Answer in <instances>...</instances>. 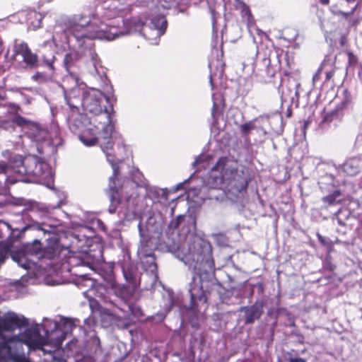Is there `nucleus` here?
I'll use <instances>...</instances> for the list:
<instances>
[{"label": "nucleus", "instance_id": "f257e3e1", "mask_svg": "<svg viewBox=\"0 0 362 362\" xmlns=\"http://www.w3.org/2000/svg\"><path fill=\"white\" fill-rule=\"evenodd\" d=\"M228 158L221 157L212 167L206 184L212 189H223L235 195L246 192L250 182L243 171L227 167Z\"/></svg>", "mask_w": 362, "mask_h": 362}, {"label": "nucleus", "instance_id": "f03ea898", "mask_svg": "<svg viewBox=\"0 0 362 362\" xmlns=\"http://www.w3.org/2000/svg\"><path fill=\"white\" fill-rule=\"evenodd\" d=\"M28 320L25 317H19L16 313H12L0 319V352L11 350V346L13 343H18L15 339L18 335H13L11 337H6L4 332H13L16 329L24 327L28 325Z\"/></svg>", "mask_w": 362, "mask_h": 362}, {"label": "nucleus", "instance_id": "7ed1b4c3", "mask_svg": "<svg viewBox=\"0 0 362 362\" xmlns=\"http://www.w3.org/2000/svg\"><path fill=\"white\" fill-rule=\"evenodd\" d=\"M103 99H105L107 103L110 99L106 98L105 95L100 90H93L84 93L82 100V105L85 110L93 115L90 119V123L93 124L95 128H98L96 124L98 120L103 118V114L106 110H111V106L109 107H104L102 106L101 103Z\"/></svg>", "mask_w": 362, "mask_h": 362}, {"label": "nucleus", "instance_id": "20e7f679", "mask_svg": "<svg viewBox=\"0 0 362 362\" xmlns=\"http://www.w3.org/2000/svg\"><path fill=\"white\" fill-rule=\"evenodd\" d=\"M119 168H113V175L109 179V187L107 189V194L110 201V207H114L115 211L116 207L119 205L122 199L129 201L132 197L124 189L128 187L127 184L120 185L119 179Z\"/></svg>", "mask_w": 362, "mask_h": 362}, {"label": "nucleus", "instance_id": "39448f33", "mask_svg": "<svg viewBox=\"0 0 362 362\" xmlns=\"http://www.w3.org/2000/svg\"><path fill=\"white\" fill-rule=\"evenodd\" d=\"M15 340L18 343L12 344L11 351L21 354H23V344L30 349H39L45 344V340L37 328L27 329L23 333L18 334Z\"/></svg>", "mask_w": 362, "mask_h": 362}, {"label": "nucleus", "instance_id": "423d86ee", "mask_svg": "<svg viewBox=\"0 0 362 362\" xmlns=\"http://www.w3.org/2000/svg\"><path fill=\"white\" fill-rule=\"evenodd\" d=\"M115 110L113 106H111V110H106L103 114V118L98 120V124H105L103 127L101 135L98 138L103 152L106 156H111L110 151L113 148L114 143L112 141V134L115 132V121H113V116Z\"/></svg>", "mask_w": 362, "mask_h": 362}, {"label": "nucleus", "instance_id": "0eeeda50", "mask_svg": "<svg viewBox=\"0 0 362 362\" xmlns=\"http://www.w3.org/2000/svg\"><path fill=\"white\" fill-rule=\"evenodd\" d=\"M41 243L40 240H35L31 243H27L23 247L11 252V256L14 261L23 268L28 269L30 267V261L28 256H35L37 259H40L41 252Z\"/></svg>", "mask_w": 362, "mask_h": 362}, {"label": "nucleus", "instance_id": "6e6552de", "mask_svg": "<svg viewBox=\"0 0 362 362\" xmlns=\"http://www.w3.org/2000/svg\"><path fill=\"white\" fill-rule=\"evenodd\" d=\"M90 18L83 15L74 16L72 18L68 28L69 33L78 42L79 46H83L85 43L88 27L90 25Z\"/></svg>", "mask_w": 362, "mask_h": 362}, {"label": "nucleus", "instance_id": "1a4fd4ad", "mask_svg": "<svg viewBox=\"0 0 362 362\" xmlns=\"http://www.w3.org/2000/svg\"><path fill=\"white\" fill-rule=\"evenodd\" d=\"M13 51L14 56H20L22 58L21 62L25 68L34 69L39 66V57L32 51L27 42H16Z\"/></svg>", "mask_w": 362, "mask_h": 362}, {"label": "nucleus", "instance_id": "9d476101", "mask_svg": "<svg viewBox=\"0 0 362 362\" xmlns=\"http://www.w3.org/2000/svg\"><path fill=\"white\" fill-rule=\"evenodd\" d=\"M115 29V27L108 26L98 19L91 21L90 25L88 27L86 39H106L107 40H115L119 36L112 30Z\"/></svg>", "mask_w": 362, "mask_h": 362}, {"label": "nucleus", "instance_id": "9b49d317", "mask_svg": "<svg viewBox=\"0 0 362 362\" xmlns=\"http://www.w3.org/2000/svg\"><path fill=\"white\" fill-rule=\"evenodd\" d=\"M191 309L194 311H199V303H207V297L205 291L203 289L202 278L193 276L192 282L189 284Z\"/></svg>", "mask_w": 362, "mask_h": 362}, {"label": "nucleus", "instance_id": "f8f14e48", "mask_svg": "<svg viewBox=\"0 0 362 362\" xmlns=\"http://www.w3.org/2000/svg\"><path fill=\"white\" fill-rule=\"evenodd\" d=\"M265 302L263 299L257 300L250 306H242L240 311L244 313L243 320L245 325H250L259 320L263 314Z\"/></svg>", "mask_w": 362, "mask_h": 362}, {"label": "nucleus", "instance_id": "ddd939ff", "mask_svg": "<svg viewBox=\"0 0 362 362\" xmlns=\"http://www.w3.org/2000/svg\"><path fill=\"white\" fill-rule=\"evenodd\" d=\"M214 269V262L211 255H199L194 266V273L198 278H202L204 274Z\"/></svg>", "mask_w": 362, "mask_h": 362}, {"label": "nucleus", "instance_id": "4468645a", "mask_svg": "<svg viewBox=\"0 0 362 362\" xmlns=\"http://www.w3.org/2000/svg\"><path fill=\"white\" fill-rule=\"evenodd\" d=\"M214 269V262L211 255H199L194 266V273L198 278H202L204 274Z\"/></svg>", "mask_w": 362, "mask_h": 362}, {"label": "nucleus", "instance_id": "2eb2a0df", "mask_svg": "<svg viewBox=\"0 0 362 362\" xmlns=\"http://www.w3.org/2000/svg\"><path fill=\"white\" fill-rule=\"evenodd\" d=\"M267 119L268 117L265 118L264 116L259 115L243 124L240 127L242 134L248 136L252 130H256L257 132H262L263 134H266L267 132L263 127V124Z\"/></svg>", "mask_w": 362, "mask_h": 362}, {"label": "nucleus", "instance_id": "dca6fc26", "mask_svg": "<svg viewBox=\"0 0 362 362\" xmlns=\"http://www.w3.org/2000/svg\"><path fill=\"white\" fill-rule=\"evenodd\" d=\"M27 134L29 138L36 142H41L47 139L49 132L45 127H43L40 124L33 122L29 124V129L27 132Z\"/></svg>", "mask_w": 362, "mask_h": 362}, {"label": "nucleus", "instance_id": "f3484780", "mask_svg": "<svg viewBox=\"0 0 362 362\" xmlns=\"http://www.w3.org/2000/svg\"><path fill=\"white\" fill-rule=\"evenodd\" d=\"M61 251L59 243L57 241L52 242L45 247H42L39 259H53L59 255Z\"/></svg>", "mask_w": 362, "mask_h": 362}, {"label": "nucleus", "instance_id": "a211bd4d", "mask_svg": "<svg viewBox=\"0 0 362 362\" xmlns=\"http://www.w3.org/2000/svg\"><path fill=\"white\" fill-rule=\"evenodd\" d=\"M341 169L346 175L355 176L360 173V161L356 158H351L342 164Z\"/></svg>", "mask_w": 362, "mask_h": 362}, {"label": "nucleus", "instance_id": "6ab92c4d", "mask_svg": "<svg viewBox=\"0 0 362 362\" xmlns=\"http://www.w3.org/2000/svg\"><path fill=\"white\" fill-rule=\"evenodd\" d=\"M78 136L80 141L87 146H94L98 140L96 136V130L92 128H86Z\"/></svg>", "mask_w": 362, "mask_h": 362}, {"label": "nucleus", "instance_id": "aec40b11", "mask_svg": "<svg viewBox=\"0 0 362 362\" xmlns=\"http://www.w3.org/2000/svg\"><path fill=\"white\" fill-rule=\"evenodd\" d=\"M352 106L353 103L351 93L346 89L343 91V98L341 101L336 105L334 110L341 118L344 116V110Z\"/></svg>", "mask_w": 362, "mask_h": 362}, {"label": "nucleus", "instance_id": "412c9836", "mask_svg": "<svg viewBox=\"0 0 362 362\" xmlns=\"http://www.w3.org/2000/svg\"><path fill=\"white\" fill-rule=\"evenodd\" d=\"M85 119L84 116L78 115L76 117L73 116L69 119V128L74 134L79 135V134L86 128H85V124L83 121Z\"/></svg>", "mask_w": 362, "mask_h": 362}, {"label": "nucleus", "instance_id": "4be33fe9", "mask_svg": "<svg viewBox=\"0 0 362 362\" xmlns=\"http://www.w3.org/2000/svg\"><path fill=\"white\" fill-rule=\"evenodd\" d=\"M151 24L154 29L157 30L158 35H162L165 33L168 22L165 16L162 14H158L151 18Z\"/></svg>", "mask_w": 362, "mask_h": 362}, {"label": "nucleus", "instance_id": "5701e85b", "mask_svg": "<svg viewBox=\"0 0 362 362\" xmlns=\"http://www.w3.org/2000/svg\"><path fill=\"white\" fill-rule=\"evenodd\" d=\"M0 358L4 359H10L13 362H31L28 358H26L24 354L15 352L11 350L0 352Z\"/></svg>", "mask_w": 362, "mask_h": 362}, {"label": "nucleus", "instance_id": "b1692460", "mask_svg": "<svg viewBox=\"0 0 362 362\" xmlns=\"http://www.w3.org/2000/svg\"><path fill=\"white\" fill-rule=\"evenodd\" d=\"M237 8L240 10L241 16L246 21L247 26H251L254 23L255 20L250 7L243 1H240Z\"/></svg>", "mask_w": 362, "mask_h": 362}, {"label": "nucleus", "instance_id": "393cba45", "mask_svg": "<svg viewBox=\"0 0 362 362\" xmlns=\"http://www.w3.org/2000/svg\"><path fill=\"white\" fill-rule=\"evenodd\" d=\"M37 162L31 159H25L18 172L23 175H34L36 174Z\"/></svg>", "mask_w": 362, "mask_h": 362}, {"label": "nucleus", "instance_id": "a878e982", "mask_svg": "<svg viewBox=\"0 0 362 362\" xmlns=\"http://www.w3.org/2000/svg\"><path fill=\"white\" fill-rule=\"evenodd\" d=\"M76 63V55L72 53H67L64 58V65L66 70L71 76H75L76 72L74 69Z\"/></svg>", "mask_w": 362, "mask_h": 362}, {"label": "nucleus", "instance_id": "bb28decb", "mask_svg": "<svg viewBox=\"0 0 362 362\" xmlns=\"http://www.w3.org/2000/svg\"><path fill=\"white\" fill-rule=\"evenodd\" d=\"M135 291L134 286H130L129 285H122L118 286L116 288V293L117 295L122 299L127 300H129L134 294Z\"/></svg>", "mask_w": 362, "mask_h": 362}, {"label": "nucleus", "instance_id": "cd10ccee", "mask_svg": "<svg viewBox=\"0 0 362 362\" xmlns=\"http://www.w3.org/2000/svg\"><path fill=\"white\" fill-rule=\"evenodd\" d=\"M43 16L35 11H32L28 13V21L34 28H39L42 26Z\"/></svg>", "mask_w": 362, "mask_h": 362}, {"label": "nucleus", "instance_id": "c85d7f7f", "mask_svg": "<svg viewBox=\"0 0 362 362\" xmlns=\"http://www.w3.org/2000/svg\"><path fill=\"white\" fill-rule=\"evenodd\" d=\"M357 6L354 7L349 12H344L340 9L338 8V6L337 4H334L330 7V11L332 13L337 16H340L343 18L344 19L347 20L351 16H352L356 9Z\"/></svg>", "mask_w": 362, "mask_h": 362}, {"label": "nucleus", "instance_id": "c756f323", "mask_svg": "<svg viewBox=\"0 0 362 362\" xmlns=\"http://www.w3.org/2000/svg\"><path fill=\"white\" fill-rule=\"evenodd\" d=\"M146 257L150 258L149 260L144 262V268L147 271H150L153 274L157 273L158 267L156 263V257L154 254H149L146 255Z\"/></svg>", "mask_w": 362, "mask_h": 362}, {"label": "nucleus", "instance_id": "7c9ffc66", "mask_svg": "<svg viewBox=\"0 0 362 362\" xmlns=\"http://www.w3.org/2000/svg\"><path fill=\"white\" fill-rule=\"evenodd\" d=\"M335 119H341V117L334 110H332L329 112H325V110L322 112V119L320 122V124H330Z\"/></svg>", "mask_w": 362, "mask_h": 362}, {"label": "nucleus", "instance_id": "2f4dec72", "mask_svg": "<svg viewBox=\"0 0 362 362\" xmlns=\"http://www.w3.org/2000/svg\"><path fill=\"white\" fill-rule=\"evenodd\" d=\"M341 191L339 189H337V190H334L332 193H331L325 197H323L322 198V201L324 203L327 204L329 206H332L335 203L337 198L339 197V196H341Z\"/></svg>", "mask_w": 362, "mask_h": 362}, {"label": "nucleus", "instance_id": "473e14b6", "mask_svg": "<svg viewBox=\"0 0 362 362\" xmlns=\"http://www.w3.org/2000/svg\"><path fill=\"white\" fill-rule=\"evenodd\" d=\"M329 65V59H324L318 67L316 73L313 76V82L315 83L320 81L321 74L323 73L324 70Z\"/></svg>", "mask_w": 362, "mask_h": 362}, {"label": "nucleus", "instance_id": "72a5a7b5", "mask_svg": "<svg viewBox=\"0 0 362 362\" xmlns=\"http://www.w3.org/2000/svg\"><path fill=\"white\" fill-rule=\"evenodd\" d=\"M336 67L333 63L329 61V65L326 67L323 72L325 73V79L324 83L329 82L335 74Z\"/></svg>", "mask_w": 362, "mask_h": 362}, {"label": "nucleus", "instance_id": "f704fd0d", "mask_svg": "<svg viewBox=\"0 0 362 362\" xmlns=\"http://www.w3.org/2000/svg\"><path fill=\"white\" fill-rule=\"evenodd\" d=\"M62 326L64 332H71L76 327L75 320L64 318L62 320Z\"/></svg>", "mask_w": 362, "mask_h": 362}, {"label": "nucleus", "instance_id": "c9c22d12", "mask_svg": "<svg viewBox=\"0 0 362 362\" xmlns=\"http://www.w3.org/2000/svg\"><path fill=\"white\" fill-rule=\"evenodd\" d=\"M7 169H8L7 164L0 165V190L4 187L7 180H8V176L6 175Z\"/></svg>", "mask_w": 362, "mask_h": 362}, {"label": "nucleus", "instance_id": "e433bc0d", "mask_svg": "<svg viewBox=\"0 0 362 362\" xmlns=\"http://www.w3.org/2000/svg\"><path fill=\"white\" fill-rule=\"evenodd\" d=\"M13 122L16 124L18 126L23 127V126H27L29 129V124L33 123V122L27 120L25 118L23 117L21 115H17L13 119Z\"/></svg>", "mask_w": 362, "mask_h": 362}, {"label": "nucleus", "instance_id": "4c0bfd02", "mask_svg": "<svg viewBox=\"0 0 362 362\" xmlns=\"http://www.w3.org/2000/svg\"><path fill=\"white\" fill-rule=\"evenodd\" d=\"M348 56V64L349 66L355 67L358 64V58L351 52H346Z\"/></svg>", "mask_w": 362, "mask_h": 362}, {"label": "nucleus", "instance_id": "58836bf2", "mask_svg": "<svg viewBox=\"0 0 362 362\" xmlns=\"http://www.w3.org/2000/svg\"><path fill=\"white\" fill-rule=\"evenodd\" d=\"M317 238H318L319 242L322 245L326 246L327 247H332V242L329 239H327V238H325L322 235H319V234L317 235Z\"/></svg>", "mask_w": 362, "mask_h": 362}, {"label": "nucleus", "instance_id": "ea45409f", "mask_svg": "<svg viewBox=\"0 0 362 362\" xmlns=\"http://www.w3.org/2000/svg\"><path fill=\"white\" fill-rule=\"evenodd\" d=\"M9 251L10 250L8 247L0 248V263H3L4 262L9 253Z\"/></svg>", "mask_w": 362, "mask_h": 362}, {"label": "nucleus", "instance_id": "a19ab883", "mask_svg": "<svg viewBox=\"0 0 362 362\" xmlns=\"http://www.w3.org/2000/svg\"><path fill=\"white\" fill-rule=\"evenodd\" d=\"M185 216L182 215L178 216L175 220L171 222V225L174 228H178L183 221Z\"/></svg>", "mask_w": 362, "mask_h": 362}, {"label": "nucleus", "instance_id": "79ce46f5", "mask_svg": "<svg viewBox=\"0 0 362 362\" xmlns=\"http://www.w3.org/2000/svg\"><path fill=\"white\" fill-rule=\"evenodd\" d=\"M4 229H6L8 234L10 235L11 234V230H10V226L8 223H6V222L4 221H2L0 223V238H4V235L3 234V230Z\"/></svg>", "mask_w": 362, "mask_h": 362}, {"label": "nucleus", "instance_id": "37998d69", "mask_svg": "<svg viewBox=\"0 0 362 362\" xmlns=\"http://www.w3.org/2000/svg\"><path fill=\"white\" fill-rule=\"evenodd\" d=\"M76 362H95V359L90 356H84L81 360Z\"/></svg>", "mask_w": 362, "mask_h": 362}, {"label": "nucleus", "instance_id": "c03bdc74", "mask_svg": "<svg viewBox=\"0 0 362 362\" xmlns=\"http://www.w3.org/2000/svg\"><path fill=\"white\" fill-rule=\"evenodd\" d=\"M170 194V192L168 191L167 189H162L161 190V194H160V197L164 199L165 200H168V195Z\"/></svg>", "mask_w": 362, "mask_h": 362}, {"label": "nucleus", "instance_id": "a18cd8bd", "mask_svg": "<svg viewBox=\"0 0 362 362\" xmlns=\"http://www.w3.org/2000/svg\"><path fill=\"white\" fill-rule=\"evenodd\" d=\"M288 362H307L305 358H288Z\"/></svg>", "mask_w": 362, "mask_h": 362}, {"label": "nucleus", "instance_id": "49530a36", "mask_svg": "<svg viewBox=\"0 0 362 362\" xmlns=\"http://www.w3.org/2000/svg\"><path fill=\"white\" fill-rule=\"evenodd\" d=\"M347 43V37L346 35H342L339 40V44L341 47H344Z\"/></svg>", "mask_w": 362, "mask_h": 362}, {"label": "nucleus", "instance_id": "de8ad7c7", "mask_svg": "<svg viewBox=\"0 0 362 362\" xmlns=\"http://www.w3.org/2000/svg\"><path fill=\"white\" fill-rule=\"evenodd\" d=\"M6 94L4 88L0 87V100H4L6 98Z\"/></svg>", "mask_w": 362, "mask_h": 362}, {"label": "nucleus", "instance_id": "09e8293b", "mask_svg": "<svg viewBox=\"0 0 362 362\" xmlns=\"http://www.w3.org/2000/svg\"><path fill=\"white\" fill-rule=\"evenodd\" d=\"M124 276L126 278V279L130 283L132 281H134V276L132 275V274H127L126 272L124 273Z\"/></svg>", "mask_w": 362, "mask_h": 362}, {"label": "nucleus", "instance_id": "8fccbe9b", "mask_svg": "<svg viewBox=\"0 0 362 362\" xmlns=\"http://www.w3.org/2000/svg\"><path fill=\"white\" fill-rule=\"evenodd\" d=\"M322 5L327 6L329 4V0H320Z\"/></svg>", "mask_w": 362, "mask_h": 362}, {"label": "nucleus", "instance_id": "3c124183", "mask_svg": "<svg viewBox=\"0 0 362 362\" xmlns=\"http://www.w3.org/2000/svg\"><path fill=\"white\" fill-rule=\"evenodd\" d=\"M46 64L48 66V67H49L51 69H54V66H53V62H52L47 61Z\"/></svg>", "mask_w": 362, "mask_h": 362}, {"label": "nucleus", "instance_id": "603ef678", "mask_svg": "<svg viewBox=\"0 0 362 362\" xmlns=\"http://www.w3.org/2000/svg\"><path fill=\"white\" fill-rule=\"evenodd\" d=\"M291 115H292V110H291V109L289 107V108H288V110H287L286 117H290L291 116Z\"/></svg>", "mask_w": 362, "mask_h": 362}, {"label": "nucleus", "instance_id": "864d4df0", "mask_svg": "<svg viewBox=\"0 0 362 362\" xmlns=\"http://www.w3.org/2000/svg\"><path fill=\"white\" fill-rule=\"evenodd\" d=\"M110 153V155H111V156H107L108 160H109V161L114 160V158H112V160L110 159V158H113V156L112 155V153Z\"/></svg>", "mask_w": 362, "mask_h": 362}, {"label": "nucleus", "instance_id": "5fc2aeb1", "mask_svg": "<svg viewBox=\"0 0 362 362\" xmlns=\"http://www.w3.org/2000/svg\"><path fill=\"white\" fill-rule=\"evenodd\" d=\"M216 110V103H214V106H213V112L215 111Z\"/></svg>", "mask_w": 362, "mask_h": 362}, {"label": "nucleus", "instance_id": "6e6d98bb", "mask_svg": "<svg viewBox=\"0 0 362 362\" xmlns=\"http://www.w3.org/2000/svg\"><path fill=\"white\" fill-rule=\"evenodd\" d=\"M347 3H351L356 1V0H345Z\"/></svg>", "mask_w": 362, "mask_h": 362}, {"label": "nucleus", "instance_id": "4d7b16f0", "mask_svg": "<svg viewBox=\"0 0 362 362\" xmlns=\"http://www.w3.org/2000/svg\"><path fill=\"white\" fill-rule=\"evenodd\" d=\"M138 24L141 25V26H143L144 25V23L141 22V21H139Z\"/></svg>", "mask_w": 362, "mask_h": 362}, {"label": "nucleus", "instance_id": "13d9d810", "mask_svg": "<svg viewBox=\"0 0 362 362\" xmlns=\"http://www.w3.org/2000/svg\"><path fill=\"white\" fill-rule=\"evenodd\" d=\"M110 211L113 212L115 211L114 209L112 211V209H110Z\"/></svg>", "mask_w": 362, "mask_h": 362}]
</instances>
